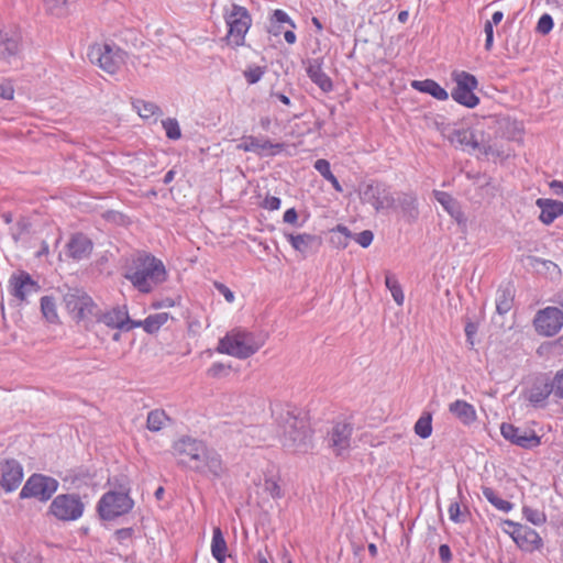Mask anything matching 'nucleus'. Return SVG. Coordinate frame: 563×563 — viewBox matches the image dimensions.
<instances>
[{
    "label": "nucleus",
    "mask_w": 563,
    "mask_h": 563,
    "mask_svg": "<svg viewBox=\"0 0 563 563\" xmlns=\"http://www.w3.org/2000/svg\"><path fill=\"white\" fill-rule=\"evenodd\" d=\"M173 454L177 465L211 478H221L225 466L221 455L206 442L188 435L181 437L173 444Z\"/></svg>",
    "instance_id": "f257e3e1"
},
{
    "label": "nucleus",
    "mask_w": 563,
    "mask_h": 563,
    "mask_svg": "<svg viewBox=\"0 0 563 563\" xmlns=\"http://www.w3.org/2000/svg\"><path fill=\"white\" fill-rule=\"evenodd\" d=\"M124 278L141 292L148 294L164 283L167 272L163 262L147 252L137 253L125 266Z\"/></svg>",
    "instance_id": "f03ea898"
},
{
    "label": "nucleus",
    "mask_w": 563,
    "mask_h": 563,
    "mask_svg": "<svg viewBox=\"0 0 563 563\" xmlns=\"http://www.w3.org/2000/svg\"><path fill=\"white\" fill-rule=\"evenodd\" d=\"M265 335H256L242 329H233L220 339L217 351L240 360L255 354L265 343Z\"/></svg>",
    "instance_id": "7ed1b4c3"
},
{
    "label": "nucleus",
    "mask_w": 563,
    "mask_h": 563,
    "mask_svg": "<svg viewBox=\"0 0 563 563\" xmlns=\"http://www.w3.org/2000/svg\"><path fill=\"white\" fill-rule=\"evenodd\" d=\"M282 443L292 452L306 453L312 448V431L305 417L298 418L289 411L283 416Z\"/></svg>",
    "instance_id": "20e7f679"
},
{
    "label": "nucleus",
    "mask_w": 563,
    "mask_h": 563,
    "mask_svg": "<svg viewBox=\"0 0 563 563\" xmlns=\"http://www.w3.org/2000/svg\"><path fill=\"white\" fill-rule=\"evenodd\" d=\"M59 291L63 294L65 308L77 322L90 321L92 316L98 314V305L82 288L64 285Z\"/></svg>",
    "instance_id": "39448f33"
},
{
    "label": "nucleus",
    "mask_w": 563,
    "mask_h": 563,
    "mask_svg": "<svg viewBox=\"0 0 563 563\" xmlns=\"http://www.w3.org/2000/svg\"><path fill=\"white\" fill-rule=\"evenodd\" d=\"M223 18L228 26V43L235 47L244 45L245 35L252 25V18L247 9L231 3L224 7Z\"/></svg>",
    "instance_id": "423d86ee"
},
{
    "label": "nucleus",
    "mask_w": 563,
    "mask_h": 563,
    "mask_svg": "<svg viewBox=\"0 0 563 563\" xmlns=\"http://www.w3.org/2000/svg\"><path fill=\"white\" fill-rule=\"evenodd\" d=\"M133 506L134 501L128 493L110 490L100 498L97 510L101 519L113 520L128 514Z\"/></svg>",
    "instance_id": "0eeeda50"
},
{
    "label": "nucleus",
    "mask_w": 563,
    "mask_h": 563,
    "mask_svg": "<svg viewBox=\"0 0 563 563\" xmlns=\"http://www.w3.org/2000/svg\"><path fill=\"white\" fill-rule=\"evenodd\" d=\"M360 198L363 203L371 205L376 212L395 208L396 200L390 187L379 180H371L360 188Z\"/></svg>",
    "instance_id": "6e6552de"
},
{
    "label": "nucleus",
    "mask_w": 563,
    "mask_h": 563,
    "mask_svg": "<svg viewBox=\"0 0 563 563\" xmlns=\"http://www.w3.org/2000/svg\"><path fill=\"white\" fill-rule=\"evenodd\" d=\"M58 486L59 483L54 477L34 473L26 479L19 496L21 499L35 498L45 503L57 492Z\"/></svg>",
    "instance_id": "1a4fd4ad"
},
{
    "label": "nucleus",
    "mask_w": 563,
    "mask_h": 563,
    "mask_svg": "<svg viewBox=\"0 0 563 563\" xmlns=\"http://www.w3.org/2000/svg\"><path fill=\"white\" fill-rule=\"evenodd\" d=\"M125 53L110 44H93L89 47L88 57L108 74H115L124 63Z\"/></svg>",
    "instance_id": "9d476101"
},
{
    "label": "nucleus",
    "mask_w": 563,
    "mask_h": 563,
    "mask_svg": "<svg viewBox=\"0 0 563 563\" xmlns=\"http://www.w3.org/2000/svg\"><path fill=\"white\" fill-rule=\"evenodd\" d=\"M85 505L77 494L57 495L51 503L48 515L60 521H75L82 516Z\"/></svg>",
    "instance_id": "9b49d317"
},
{
    "label": "nucleus",
    "mask_w": 563,
    "mask_h": 563,
    "mask_svg": "<svg viewBox=\"0 0 563 563\" xmlns=\"http://www.w3.org/2000/svg\"><path fill=\"white\" fill-rule=\"evenodd\" d=\"M452 76L456 84L451 92L453 100L466 108H475L479 103V98L474 93L478 86L476 77L466 71H455Z\"/></svg>",
    "instance_id": "f8f14e48"
},
{
    "label": "nucleus",
    "mask_w": 563,
    "mask_h": 563,
    "mask_svg": "<svg viewBox=\"0 0 563 563\" xmlns=\"http://www.w3.org/2000/svg\"><path fill=\"white\" fill-rule=\"evenodd\" d=\"M533 325L540 335L553 336L563 327V312L556 307L539 310L533 319Z\"/></svg>",
    "instance_id": "ddd939ff"
},
{
    "label": "nucleus",
    "mask_w": 563,
    "mask_h": 563,
    "mask_svg": "<svg viewBox=\"0 0 563 563\" xmlns=\"http://www.w3.org/2000/svg\"><path fill=\"white\" fill-rule=\"evenodd\" d=\"M500 433L511 444L526 450L534 449L541 444V438L537 435L534 430L529 428H520L511 423L503 422Z\"/></svg>",
    "instance_id": "4468645a"
},
{
    "label": "nucleus",
    "mask_w": 563,
    "mask_h": 563,
    "mask_svg": "<svg viewBox=\"0 0 563 563\" xmlns=\"http://www.w3.org/2000/svg\"><path fill=\"white\" fill-rule=\"evenodd\" d=\"M23 467L14 459L0 460V487L5 493L14 492L23 479Z\"/></svg>",
    "instance_id": "2eb2a0df"
},
{
    "label": "nucleus",
    "mask_w": 563,
    "mask_h": 563,
    "mask_svg": "<svg viewBox=\"0 0 563 563\" xmlns=\"http://www.w3.org/2000/svg\"><path fill=\"white\" fill-rule=\"evenodd\" d=\"M10 292L20 301H27V298L37 294L41 286L31 275L24 271L13 274L9 280Z\"/></svg>",
    "instance_id": "dca6fc26"
},
{
    "label": "nucleus",
    "mask_w": 563,
    "mask_h": 563,
    "mask_svg": "<svg viewBox=\"0 0 563 563\" xmlns=\"http://www.w3.org/2000/svg\"><path fill=\"white\" fill-rule=\"evenodd\" d=\"M98 322L104 323L107 327L130 331L134 329V320L130 319L126 306H117L107 312L99 309L97 316H92Z\"/></svg>",
    "instance_id": "f3484780"
},
{
    "label": "nucleus",
    "mask_w": 563,
    "mask_h": 563,
    "mask_svg": "<svg viewBox=\"0 0 563 563\" xmlns=\"http://www.w3.org/2000/svg\"><path fill=\"white\" fill-rule=\"evenodd\" d=\"M353 424L350 422H336L328 432V445L336 455H342L350 449Z\"/></svg>",
    "instance_id": "a211bd4d"
},
{
    "label": "nucleus",
    "mask_w": 563,
    "mask_h": 563,
    "mask_svg": "<svg viewBox=\"0 0 563 563\" xmlns=\"http://www.w3.org/2000/svg\"><path fill=\"white\" fill-rule=\"evenodd\" d=\"M285 236L287 241L290 243V245L302 255L317 252L322 244V240L320 236L309 233H285Z\"/></svg>",
    "instance_id": "6ab92c4d"
},
{
    "label": "nucleus",
    "mask_w": 563,
    "mask_h": 563,
    "mask_svg": "<svg viewBox=\"0 0 563 563\" xmlns=\"http://www.w3.org/2000/svg\"><path fill=\"white\" fill-rule=\"evenodd\" d=\"M91 240L82 233L71 236L67 243V255L75 261L88 258L92 252Z\"/></svg>",
    "instance_id": "aec40b11"
},
{
    "label": "nucleus",
    "mask_w": 563,
    "mask_h": 563,
    "mask_svg": "<svg viewBox=\"0 0 563 563\" xmlns=\"http://www.w3.org/2000/svg\"><path fill=\"white\" fill-rule=\"evenodd\" d=\"M396 205L408 223H412L419 218V208L417 196L412 192H400L395 198Z\"/></svg>",
    "instance_id": "412c9836"
},
{
    "label": "nucleus",
    "mask_w": 563,
    "mask_h": 563,
    "mask_svg": "<svg viewBox=\"0 0 563 563\" xmlns=\"http://www.w3.org/2000/svg\"><path fill=\"white\" fill-rule=\"evenodd\" d=\"M306 71L311 81L314 82L323 92H330L333 89L332 80L322 70V63L319 58L309 59Z\"/></svg>",
    "instance_id": "4be33fe9"
},
{
    "label": "nucleus",
    "mask_w": 563,
    "mask_h": 563,
    "mask_svg": "<svg viewBox=\"0 0 563 563\" xmlns=\"http://www.w3.org/2000/svg\"><path fill=\"white\" fill-rule=\"evenodd\" d=\"M514 541L522 550L530 552L540 549L543 544L539 533L528 526L519 527L517 537H515Z\"/></svg>",
    "instance_id": "5701e85b"
},
{
    "label": "nucleus",
    "mask_w": 563,
    "mask_h": 563,
    "mask_svg": "<svg viewBox=\"0 0 563 563\" xmlns=\"http://www.w3.org/2000/svg\"><path fill=\"white\" fill-rule=\"evenodd\" d=\"M536 205L541 210L539 219L544 224H551L558 217L563 214V202L561 201L539 198Z\"/></svg>",
    "instance_id": "b1692460"
},
{
    "label": "nucleus",
    "mask_w": 563,
    "mask_h": 563,
    "mask_svg": "<svg viewBox=\"0 0 563 563\" xmlns=\"http://www.w3.org/2000/svg\"><path fill=\"white\" fill-rule=\"evenodd\" d=\"M449 411L465 426H471L477 419L474 406L465 400L451 402L449 405Z\"/></svg>",
    "instance_id": "393cba45"
},
{
    "label": "nucleus",
    "mask_w": 563,
    "mask_h": 563,
    "mask_svg": "<svg viewBox=\"0 0 563 563\" xmlns=\"http://www.w3.org/2000/svg\"><path fill=\"white\" fill-rule=\"evenodd\" d=\"M284 144L282 143H273L269 140H260L255 136H244L242 142L238 145L239 150L244 152H254L260 154L263 151L276 148L278 151L283 150Z\"/></svg>",
    "instance_id": "a878e982"
},
{
    "label": "nucleus",
    "mask_w": 563,
    "mask_h": 563,
    "mask_svg": "<svg viewBox=\"0 0 563 563\" xmlns=\"http://www.w3.org/2000/svg\"><path fill=\"white\" fill-rule=\"evenodd\" d=\"M20 40L21 37L16 32L9 34L0 30V58L9 59L16 55L20 47Z\"/></svg>",
    "instance_id": "bb28decb"
},
{
    "label": "nucleus",
    "mask_w": 563,
    "mask_h": 563,
    "mask_svg": "<svg viewBox=\"0 0 563 563\" xmlns=\"http://www.w3.org/2000/svg\"><path fill=\"white\" fill-rule=\"evenodd\" d=\"M411 87L417 91L432 96L437 100H446L449 98L448 91L433 79L413 80Z\"/></svg>",
    "instance_id": "cd10ccee"
},
{
    "label": "nucleus",
    "mask_w": 563,
    "mask_h": 563,
    "mask_svg": "<svg viewBox=\"0 0 563 563\" xmlns=\"http://www.w3.org/2000/svg\"><path fill=\"white\" fill-rule=\"evenodd\" d=\"M169 318V314L167 312H158L154 314H150L147 318H145L142 321H135L133 322L134 328H143V330L148 333L153 334L157 332L162 325H164Z\"/></svg>",
    "instance_id": "c85d7f7f"
},
{
    "label": "nucleus",
    "mask_w": 563,
    "mask_h": 563,
    "mask_svg": "<svg viewBox=\"0 0 563 563\" xmlns=\"http://www.w3.org/2000/svg\"><path fill=\"white\" fill-rule=\"evenodd\" d=\"M227 550V542L221 529L219 527H214L212 531L211 553L218 563H224Z\"/></svg>",
    "instance_id": "c756f323"
},
{
    "label": "nucleus",
    "mask_w": 563,
    "mask_h": 563,
    "mask_svg": "<svg viewBox=\"0 0 563 563\" xmlns=\"http://www.w3.org/2000/svg\"><path fill=\"white\" fill-rule=\"evenodd\" d=\"M552 389L553 387L549 383L534 384L528 393V400L534 407H543L545 400L552 394Z\"/></svg>",
    "instance_id": "7c9ffc66"
},
{
    "label": "nucleus",
    "mask_w": 563,
    "mask_h": 563,
    "mask_svg": "<svg viewBox=\"0 0 563 563\" xmlns=\"http://www.w3.org/2000/svg\"><path fill=\"white\" fill-rule=\"evenodd\" d=\"M514 305V291L511 287H500L496 294V311L503 316L509 312Z\"/></svg>",
    "instance_id": "2f4dec72"
},
{
    "label": "nucleus",
    "mask_w": 563,
    "mask_h": 563,
    "mask_svg": "<svg viewBox=\"0 0 563 563\" xmlns=\"http://www.w3.org/2000/svg\"><path fill=\"white\" fill-rule=\"evenodd\" d=\"M470 147L474 151H479L485 155L493 154V148L488 143V140L485 137L484 131L474 129L470 130L468 133Z\"/></svg>",
    "instance_id": "473e14b6"
},
{
    "label": "nucleus",
    "mask_w": 563,
    "mask_h": 563,
    "mask_svg": "<svg viewBox=\"0 0 563 563\" xmlns=\"http://www.w3.org/2000/svg\"><path fill=\"white\" fill-rule=\"evenodd\" d=\"M314 169L320 173V175L328 181L331 183L335 191L342 192L343 188L340 185L338 178L333 175L330 168V163L324 158H319L314 162Z\"/></svg>",
    "instance_id": "72a5a7b5"
},
{
    "label": "nucleus",
    "mask_w": 563,
    "mask_h": 563,
    "mask_svg": "<svg viewBox=\"0 0 563 563\" xmlns=\"http://www.w3.org/2000/svg\"><path fill=\"white\" fill-rule=\"evenodd\" d=\"M482 493H483V496L494 506L496 507L498 510L500 511H504V512H508L510 511L512 508H514V504H511L510 501H507V500H504L501 499L497 493L490 488V487H486L484 486L482 488Z\"/></svg>",
    "instance_id": "f704fd0d"
},
{
    "label": "nucleus",
    "mask_w": 563,
    "mask_h": 563,
    "mask_svg": "<svg viewBox=\"0 0 563 563\" xmlns=\"http://www.w3.org/2000/svg\"><path fill=\"white\" fill-rule=\"evenodd\" d=\"M133 108L137 111L139 115L143 119H150L155 114H162L161 108L151 101L137 99L133 101Z\"/></svg>",
    "instance_id": "c9c22d12"
},
{
    "label": "nucleus",
    "mask_w": 563,
    "mask_h": 563,
    "mask_svg": "<svg viewBox=\"0 0 563 563\" xmlns=\"http://www.w3.org/2000/svg\"><path fill=\"white\" fill-rule=\"evenodd\" d=\"M434 197L437 201L452 216L455 217L457 221H460L459 216L461 212L456 208L455 199L445 191H434Z\"/></svg>",
    "instance_id": "e433bc0d"
},
{
    "label": "nucleus",
    "mask_w": 563,
    "mask_h": 563,
    "mask_svg": "<svg viewBox=\"0 0 563 563\" xmlns=\"http://www.w3.org/2000/svg\"><path fill=\"white\" fill-rule=\"evenodd\" d=\"M167 420H169V418L164 410L155 409L148 412L146 427L150 431L157 432L163 429Z\"/></svg>",
    "instance_id": "4c0bfd02"
},
{
    "label": "nucleus",
    "mask_w": 563,
    "mask_h": 563,
    "mask_svg": "<svg viewBox=\"0 0 563 563\" xmlns=\"http://www.w3.org/2000/svg\"><path fill=\"white\" fill-rule=\"evenodd\" d=\"M415 432L421 439H427L432 433V415L430 412H423L415 423Z\"/></svg>",
    "instance_id": "58836bf2"
},
{
    "label": "nucleus",
    "mask_w": 563,
    "mask_h": 563,
    "mask_svg": "<svg viewBox=\"0 0 563 563\" xmlns=\"http://www.w3.org/2000/svg\"><path fill=\"white\" fill-rule=\"evenodd\" d=\"M385 285L389 289L396 303L401 306L404 303L405 296L396 276L391 273H387L385 276Z\"/></svg>",
    "instance_id": "ea45409f"
},
{
    "label": "nucleus",
    "mask_w": 563,
    "mask_h": 563,
    "mask_svg": "<svg viewBox=\"0 0 563 563\" xmlns=\"http://www.w3.org/2000/svg\"><path fill=\"white\" fill-rule=\"evenodd\" d=\"M41 311L44 318L49 322H55L58 319L56 311V302L54 297L44 296L41 298Z\"/></svg>",
    "instance_id": "a19ab883"
},
{
    "label": "nucleus",
    "mask_w": 563,
    "mask_h": 563,
    "mask_svg": "<svg viewBox=\"0 0 563 563\" xmlns=\"http://www.w3.org/2000/svg\"><path fill=\"white\" fill-rule=\"evenodd\" d=\"M523 517L534 526H542L547 522V516L539 509H533L529 506L522 507Z\"/></svg>",
    "instance_id": "79ce46f5"
},
{
    "label": "nucleus",
    "mask_w": 563,
    "mask_h": 563,
    "mask_svg": "<svg viewBox=\"0 0 563 563\" xmlns=\"http://www.w3.org/2000/svg\"><path fill=\"white\" fill-rule=\"evenodd\" d=\"M265 73H266L265 66L253 65V66H249L243 71V76L249 85H254L262 79V77L264 76Z\"/></svg>",
    "instance_id": "37998d69"
},
{
    "label": "nucleus",
    "mask_w": 563,
    "mask_h": 563,
    "mask_svg": "<svg viewBox=\"0 0 563 563\" xmlns=\"http://www.w3.org/2000/svg\"><path fill=\"white\" fill-rule=\"evenodd\" d=\"M10 230L12 239L18 242L23 235L30 233L31 222L26 218H20Z\"/></svg>",
    "instance_id": "c03bdc74"
},
{
    "label": "nucleus",
    "mask_w": 563,
    "mask_h": 563,
    "mask_svg": "<svg viewBox=\"0 0 563 563\" xmlns=\"http://www.w3.org/2000/svg\"><path fill=\"white\" fill-rule=\"evenodd\" d=\"M162 125L166 132V136L170 140H178L181 136L180 126L176 119L167 118L162 121Z\"/></svg>",
    "instance_id": "a18cd8bd"
},
{
    "label": "nucleus",
    "mask_w": 563,
    "mask_h": 563,
    "mask_svg": "<svg viewBox=\"0 0 563 563\" xmlns=\"http://www.w3.org/2000/svg\"><path fill=\"white\" fill-rule=\"evenodd\" d=\"M468 133L470 129L453 130L448 139L461 146H470Z\"/></svg>",
    "instance_id": "49530a36"
},
{
    "label": "nucleus",
    "mask_w": 563,
    "mask_h": 563,
    "mask_svg": "<svg viewBox=\"0 0 563 563\" xmlns=\"http://www.w3.org/2000/svg\"><path fill=\"white\" fill-rule=\"evenodd\" d=\"M553 25L554 23L552 16L548 13H544L540 16L536 31L542 35H547L551 32Z\"/></svg>",
    "instance_id": "de8ad7c7"
},
{
    "label": "nucleus",
    "mask_w": 563,
    "mask_h": 563,
    "mask_svg": "<svg viewBox=\"0 0 563 563\" xmlns=\"http://www.w3.org/2000/svg\"><path fill=\"white\" fill-rule=\"evenodd\" d=\"M269 21H272L273 23H276V24H282V25L288 24L291 29L296 27L294 21L289 18V15L280 9L274 10L273 14L271 15Z\"/></svg>",
    "instance_id": "09e8293b"
},
{
    "label": "nucleus",
    "mask_w": 563,
    "mask_h": 563,
    "mask_svg": "<svg viewBox=\"0 0 563 563\" xmlns=\"http://www.w3.org/2000/svg\"><path fill=\"white\" fill-rule=\"evenodd\" d=\"M264 490L269 494L273 498H282L283 490L274 478H266L264 482Z\"/></svg>",
    "instance_id": "8fccbe9b"
},
{
    "label": "nucleus",
    "mask_w": 563,
    "mask_h": 563,
    "mask_svg": "<svg viewBox=\"0 0 563 563\" xmlns=\"http://www.w3.org/2000/svg\"><path fill=\"white\" fill-rule=\"evenodd\" d=\"M526 262H527V266L536 269V271H540L539 266H544L547 269L550 268V266L552 267H556V265L552 262V261H545V260H542L540 257H537V256H527L526 258Z\"/></svg>",
    "instance_id": "3c124183"
},
{
    "label": "nucleus",
    "mask_w": 563,
    "mask_h": 563,
    "mask_svg": "<svg viewBox=\"0 0 563 563\" xmlns=\"http://www.w3.org/2000/svg\"><path fill=\"white\" fill-rule=\"evenodd\" d=\"M550 386L553 387L552 393L554 396L559 399H563V371L555 374Z\"/></svg>",
    "instance_id": "603ef678"
},
{
    "label": "nucleus",
    "mask_w": 563,
    "mask_h": 563,
    "mask_svg": "<svg viewBox=\"0 0 563 563\" xmlns=\"http://www.w3.org/2000/svg\"><path fill=\"white\" fill-rule=\"evenodd\" d=\"M362 247H368L374 239V234L371 230H364L352 236Z\"/></svg>",
    "instance_id": "864d4df0"
},
{
    "label": "nucleus",
    "mask_w": 563,
    "mask_h": 563,
    "mask_svg": "<svg viewBox=\"0 0 563 563\" xmlns=\"http://www.w3.org/2000/svg\"><path fill=\"white\" fill-rule=\"evenodd\" d=\"M449 517L455 523L465 521V516L461 512V507L457 501L451 503L449 507Z\"/></svg>",
    "instance_id": "5fc2aeb1"
},
{
    "label": "nucleus",
    "mask_w": 563,
    "mask_h": 563,
    "mask_svg": "<svg viewBox=\"0 0 563 563\" xmlns=\"http://www.w3.org/2000/svg\"><path fill=\"white\" fill-rule=\"evenodd\" d=\"M46 10L52 14H59L68 0H43Z\"/></svg>",
    "instance_id": "6e6d98bb"
},
{
    "label": "nucleus",
    "mask_w": 563,
    "mask_h": 563,
    "mask_svg": "<svg viewBox=\"0 0 563 563\" xmlns=\"http://www.w3.org/2000/svg\"><path fill=\"white\" fill-rule=\"evenodd\" d=\"M478 325L475 322L467 321L465 324V335H466V342L470 344L471 347L474 346V336L477 333Z\"/></svg>",
    "instance_id": "4d7b16f0"
},
{
    "label": "nucleus",
    "mask_w": 563,
    "mask_h": 563,
    "mask_svg": "<svg viewBox=\"0 0 563 563\" xmlns=\"http://www.w3.org/2000/svg\"><path fill=\"white\" fill-rule=\"evenodd\" d=\"M484 32L486 36L485 49L489 52L492 51L494 45V25L492 24V22H485Z\"/></svg>",
    "instance_id": "13d9d810"
},
{
    "label": "nucleus",
    "mask_w": 563,
    "mask_h": 563,
    "mask_svg": "<svg viewBox=\"0 0 563 563\" xmlns=\"http://www.w3.org/2000/svg\"><path fill=\"white\" fill-rule=\"evenodd\" d=\"M228 369H230V366H227L222 363H213L211 367L208 369V375L210 377H220L222 376Z\"/></svg>",
    "instance_id": "bf43d9fd"
},
{
    "label": "nucleus",
    "mask_w": 563,
    "mask_h": 563,
    "mask_svg": "<svg viewBox=\"0 0 563 563\" xmlns=\"http://www.w3.org/2000/svg\"><path fill=\"white\" fill-rule=\"evenodd\" d=\"M280 199L278 197H274V196H267L263 203H262V207L267 209V210H278L280 208Z\"/></svg>",
    "instance_id": "052dcab7"
},
{
    "label": "nucleus",
    "mask_w": 563,
    "mask_h": 563,
    "mask_svg": "<svg viewBox=\"0 0 563 563\" xmlns=\"http://www.w3.org/2000/svg\"><path fill=\"white\" fill-rule=\"evenodd\" d=\"M14 89L9 81H3L0 84V97L5 100L13 99Z\"/></svg>",
    "instance_id": "680f3d73"
},
{
    "label": "nucleus",
    "mask_w": 563,
    "mask_h": 563,
    "mask_svg": "<svg viewBox=\"0 0 563 563\" xmlns=\"http://www.w3.org/2000/svg\"><path fill=\"white\" fill-rule=\"evenodd\" d=\"M214 288L221 295H223V297L225 298V300L228 302H233L234 301V294H233V291H231L224 284L219 283V282H214Z\"/></svg>",
    "instance_id": "e2e57ef3"
},
{
    "label": "nucleus",
    "mask_w": 563,
    "mask_h": 563,
    "mask_svg": "<svg viewBox=\"0 0 563 563\" xmlns=\"http://www.w3.org/2000/svg\"><path fill=\"white\" fill-rule=\"evenodd\" d=\"M283 220L286 223L301 227V224L298 223V213L295 208L287 209L284 213Z\"/></svg>",
    "instance_id": "0e129e2a"
},
{
    "label": "nucleus",
    "mask_w": 563,
    "mask_h": 563,
    "mask_svg": "<svg viewBox=\"0 0 563 563\" xmlns=\"http://www.w3.org/2000/svg\"><path fill=\"white\" fill-rule=\"evenodd\" d=\"M349 241L350 239L343 238L342 235L335 233H332L330 239V242L339 249H345L349 245Z\"/></svg>",
    "instance_id": "69168bd1"
},
{
    "label": "nucleus",
    "mask_w": 563,
    "mask_h": 563,
    "mask_svg": "<svg viewBox=\"0 0 563 563\" xmlns=\"http://www.w3.org/2000/svg\"><path fill=\"white\" fill-rule=\"evenodd\" d=\"M439 555L443 563H450L452 560V552L448 544H441L439 547Z\"/></svg>",
    "instance_id": "338daca9"
},
{
    "label": "nucleus",
    "mask_w": 563,
    "mask_h": 563,
    "mask_svg": "<svg viewBox=\"0 0 563 563\" xmlns=\"http://www.w3.org/2000/svg\"><path fill=\"white\" fill-rule=\"evenodd\" d=\"M132 533H133V529L132 528H122V529H118L115 531V538L122 542L124 540H128L132 537Z\"/></svg>",
    "instance_id": "774afa93"
}]
</instances>
